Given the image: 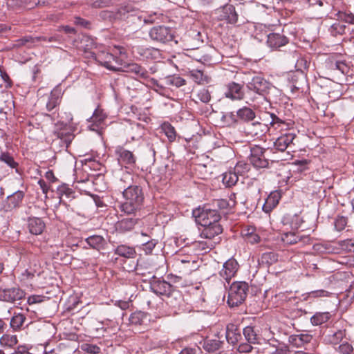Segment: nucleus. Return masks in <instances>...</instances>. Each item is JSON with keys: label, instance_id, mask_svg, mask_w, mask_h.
I'll list each match as a JSON object with an SVG mask.
<instances>
[{"label": "nucleus", "instance_id": "5701e85b", "mask_svg": "<svg viewBox=\"0 0 354 354\" xmlns=\"http://www.w3.org/2000/svg\"><path fill=\"white\" fill-rule=\"evenodd\" d=\"M281 198V194L280 192H272L266 198L263 205V211L267 214L271 212L277 206Z\"/></svg>", "mask_w": 354, "mask_h": 354}, {"label": "nucleus", "instance_id": "aec40b11", "mask_svg": "<svg viewBox=\"0 0 354 354\" xmlns=\"http://www.w3.org/2000/svg\"><path fill=\"white\" fill-rule=\"evenodd\" d=\"M269 130V127L261 122H252L249 124L245 129L246 133L252 137L259 138L265 135Z\"/></svg>", "mask_w": 354, "mask_h": 354}, {"label": "nucleus", "instance_id": "e433bc0d", "mask_svg": "<svg viewBox=\"0 0 354 354\" xmlns=\"http://www.w3.org/2000/svg\"><path fill=\"white\" fill-rule=\"evenodd\" d=\"M223 344V342L217 339H206L203 344V348L209 353L218 351Z\"/></svg>", "mask_w": 354, "mask_h": 354}, {"label": "nucleus", "instance_id": "37998d69", "mask_svg": "<svg viewBox=\"0 0 354 354\" xmlns=\"http://www.w3.org/2000/svg\"><path fill=\"white\" fill-rule=\"evenodd\" d=\"M187 75L198 84L207 82V77L201 70H192L188 73Z\"/></svg>", "mask_w": 354, "mask_h": 354}, {"label": "nucleus", "instance_id": "b1692460", "mask_svg": "<svg viewBox=\"0 0 354 354\" xmlns=\"http://www.w3.org/2000/svg\"><path fill=\"white\" fill-rule=\"evenodd\" d=\"M225 337L227 342L230 344L235 345L241 338L238 326L232 323H230L226 326Z\"/></svg>", "mask_w": 354, "mask_h": 354}, {"label": "nucleus", "instance_id": "423d86ee", "mask_svg": "<svg viewBox=\"0 0 354 354\" xmlns=\"http://www.w3.org/2000/svg\"><path fill=\"white\" fill-rule=\"evenodd\" d=\"M213 18L217 21H225L226 22H236L238 14L232 5L227 4L214 10Z\"/></svg>", "mask_w": 354, "mask_h": 354}, {"label": "nucleus", "instance_id": "6ab92c4d", "mask_svg": "<svg viewBox=\"0 0 354 354\" xmlns=\"http://www.w3.org/2000/svg\"><path fill=\"white\" fill-rule=\"evenodd\" d=\"M129 16V12L127 7L120 8L115 13H113V11L109 10H104L102 12V17L104 20H128Z\"/></svg>", "mask_w": 354, "mask_h": 354}, {"label": "nucleus", "instance_id": "f8f14e48", "mask_svg": "<svg viewBox=\"0 0 354 354\" xmlns=\"http://www.w3.org/2000/svg\"><path fill=\"white\" fill-rule=\"evenodd\" d=\"M133 52L139 55L143 59H158L161 57V53L159 49L146 46H133Z\"/></svg>", "mask_w": 354, "mask_h": 354}, {"label": "nucleus", "instance_id": "79ce46f5", "mask_svg": "<svg viewBox=\"0 0 354 354\" xmlns=\"http://www.w3.org/2000/svg\"><path fill=\"white\" fill-rule=\"evenodd\" d=\"M345 336V330H338L332 334L326 335L325 342L331 344H337Z\"/></svg>", "mask_w": 354, "mask_h": 354}, {"label": "nucleus", "instance_id": "7c9ffc66", "mask_svg": "<svg viewBox=\"0 0 354 354\" xmlns=\"http://www.w3.org/2000/svg\"><path fill=\"white\" fill-rule=\"evenodd\" d=\"M149 320V315L147 313L138 310L130 315L129 323L135 326H143Z\"/></svg>", "mask_w": 354, "mask_h": 354}, {"label": "nucleus", "instance_id": "338daca9", "mask_svg": "<svg viewBox=\"0 0 354 354\" xmlns=\"http://www.w3.org/2000/svg\"><path fill=\"white\" fill-rule=\"evenodd\" d=\"M58 190L60 194H64L68 198H74L75 192L65 185L59 187Z\"/></svg>", "mask_w": 354, "mask_h": 354}, {"label": "nucleus", "instance_id": "4be33fe9", "mask_svg": "<svg viewBox=\"0 0 354 354\" xmlns=\"http://www.w3.org/2000/svg\"><path fill=\"white\" fill-rule=\"evenodd\" d=\"M28 229L32 234L39 235L44 232L46 224L38 217H30L27 221Z\"/></svg>", "mask_w": 354, "mask_h": 354}, {"label": "nucleus", "instance_id": "2f4dec72", "mask_svg": "<svg viewBox=\"0 0 354 354\" xmlns=\"http://www.w3.org/2000/svg\"><path fill=\"white\" fill-rule=\"evenodd\" d=\"M26 321V316L20 313H15L10 322V328L14 331H19L24 328V324Z\"/></svg>", "mask_w": 354, "mask_h": 354}, {"label": "nucleus", "instance_id": "680f3d73", "mask_svg": "<svg viewBox=\"0 0 354 354\" xmlns=\"http://www.w3.org/2000/svg\"><path fill=\"white\" fill-rule=\"evenodd\" d=\"M330 295V293L328 291H326L323 289L313 290L308 293V297L310 298H314V299L319 298V297H329Z\"/></svg>", "mask_w": 354, "mask_h": 354}, {"label": "nucleus", "instance_id": "bf43d9fd", "mask_svg": "<svg viewBox=\"0 0 354 354\" xmlns=\"http://www.w3.org/2000/svg\"><path fill=\"white\" fill-rule=\"evenodd\" d=\"M192 266L193 264L180 263V268H174V269L175 271L177 272L179 274L186 275L190 274L193 270Z\"/></svg>", "mask_w": 354, "mask_h": 354}, {"label": "nucleus", "instance_id": "5fc2aeb1", "mask_svg": "<svg viewBox=\"0 0 354 354\" xmlns=\"http://www.w3.org/2000/svg\"><path fill=\"white\" fill-rule=\"evenodd\" d=\"M348 223L347 217L343 216H337L334 221L335 229L337 231L341 232L346 227Z\"/></svg>", "mask_w": 354, "mask_h": 354}, {"label": "nucleus", "instance_id": "39448f33", "mask_svg": "<svg viewBox=\"0 0 354 354\" xmlns=\"http://www.w3.org/2000/svg\"><path fill=\"white\" fill-rule=\"evenodd\" d=\"M149 36L153 41L167 43L174 39V31L164 25L154 26L149 31Z\"/></svg>", "mask_w": 354, "mask_h": 354}, {"label": "nucleus", "instance_id": "4468645a", "mask_svg": "<svg viewBox=\"0 0 354 354\" xmlns=\"http://www.w3.org/2000/svg\"><path fill=\"white\" fill-rule=\"evenodd\" d=\"M271 121L270 122V125L271 127L274 128L276 130H279L281 133H284L285 132L293 131L294 129V122L291 120L285 121L279 118L277 115L274 113L270 114Z\"/></svg>", "mask_w": 354, "mask_h": 354}, {"label": "nucleus", "instance_id": "603ef678", "mask_svg": "<svg viewBox=\"0 0 354 354\" xmlns=\"http://www.w3.org/2000/svg\"><path fill=\"white\" fill-rule=\"evenodd\" d=\"M310 65V62L308 61L305 57H301L297 59L295 64V68L297 71H300L304 73L308 71Z\"/></svg>", "mask_w": 354, "mask_h": 354}, {"label": "nucleus", "instance_id": "dca6fc26", "mask_svg": "<svg viewBox=\"0 0 354 354\" xmlns=\"http://www.w3.org/2000/svg\"><path fill=\"white\" fill-rule=\"evenodd\" d=\"M151 289L157 295L167 296L169 297L172 291V286L165 281L161 280H156L151 283Z\"/></svg>", "mask_w": 354, "mask_h": 354}, {"label": "nucleus", "instance_id": "f03ea898", "mask_svg": "<svg viewBox=\"0 0 354 354\" xmlns=\"http://www.w3.org/2000/svg\"><path fill=\"white\" fill-rule=\"evenodd\" d=\"M95 59L106 68L112 71H121L123 66V59L126 57L124 48L114 47L113 53L104 50L97 51Z\"/></svg>", "mask_w": 354, "mask_h": 354}, {"label": "nucleus", "instance_id": "a878e982", "mask_svg": "<svg viewBox=\"0 0 354 354\" xmlns=\"http://www.w3.org/2000/svg\"><path fill=\"white\" fill-rule=\"evenodd\" d=\"M313 339V336L308 333H299L291 335L288 337V342L293 346L301 347L309 343Z\"/></svg>", "mask_w": 354, "mask_h": 354}, {"label": "nucleus", "instance_id": "4c0bfd02", "mask_svg": "<svg viewBox=\"0 0 354 354\" xmlns=\"http://www.w3.org/2000/svg\"><path fill=\"white\" fill-rule=\"evenodd\" d=\"M331 317L329 312L316 313L311 318L310 322L314 326L322 325L327 322Z\"/></svg>", "mask_w": 354, "mask_h": 354}, {"label": "nucleus", "instance_id": "c85d7f7f", "mask_svg": "<svg viewBox=\"0 0 354 354\" xmlns=\"http://www.w3.org/2000/svg\"><path fill=\"white\" fill-rule=\"evenodd\" d=\"M267 43L270 48H277L286 45L288 43V39L280 34L270 33L268 35Z\"/></svg>", "mask_w": 354, "mask_h": 354}, {"label": "nucleus", "instance_id": "393cba45", "mask_svg": "<svg viewBox=\"0 0 354 354\" xmlns=\"http://www.w3.org/2000/svg\"><path fill=\"white\" fill-rule=\"evenodd\" d=\"M121 71H125L129 73H134L138 77L145 80L149 77L148 71L144 67L141 66L140 65L136 63H131L127 64H123Z\"/></svg>", "mask_w": 354, "mask_h": 354}, {"label": "nucleus", "instance_id": "f257e3e1", "mask_svg": "<svg viewBox=\"0 0 354 354\" xmlns=\"http://www.w3.org/2000/svg\"><path fill=\"white\" fill-rule=\"evenodd\" d=\"M124 201L119 208L127 215L137 216V213L141 209L145 199L142 189L138 185H128L122 192Z\"/></svg>", "mask_w": 354, "mask_h": 354}, {"label": "nucleus", "instance_id": "a19ab883", "mask_svg": "<svg viewBox=\"0 0 354 354\" xmlns=\"http://www.w3.org/2000/svg\"><path fill=\"white\" fill-rule=\"evenodd\" d=\"M239 180V176L234 171H228L223 174V183L226 187H232L235 185Z\"/></svg>", "mask_w": 354, "mask_h": 354}, {"label": "nucleus", "instance_id": "49530a36", "mask_svg": "<svg viewBox=\"0 0 354 354\" xmlns=\"http://www.w3.org/2000/svg\"><path fill=\"white\" fill-rule=\"evenodd\" d=\"M60 103V97L57 91H52L46 103V109L48 111H53Z\"/></svg>", "mask_w": 354, "mask_h": 354}, {"label": "nucleus", "instance_id": "c9c22d12", "mask_svg": "<svg viewBox=\"0 0 354 354\" xmlns=\"http://www.w3.org/2000/svg\"><path fill=\"white\" fill-rule=\"evenodd\" d=\"M162 132L167 136L169 142H173L176 140L177 133L175 128L168 122H165L160 127Z\"/></svg>", "mask_w": 354, "mask_h": 354}, {"label": "nucleus", "instance_id": "e2e57ef3", "mask_svg": "<svg viewBox=\"0 0 354 354\" xmlns=\"http://www.w3.org/2000/svg\"><path fill=\"white\" fill-rule=\"evenodd\" d=\"M198 98L204 103H207L211 100V95L207 89L202 88L198 93Z\"/></svg>", "mask_w": 354, "mask_h": 354}, {"label": "nucleus", "instance_id": "de8ad7c7", "mask_svg": "<svg viewBox=\"0 0 354 354\" xmlns=\"http://www.w3.org/2000/svg\"><path fill=\"white\" fill-rule=\"evenodd\" d=\"M243 333L248 343L255 344L258 342V335L252 326H246L244 328Z\"/></svg>", "mask_w": 354, "mask_h": 354}, {"label": "nucleus", "instance_id": "ddd939ff", "mask_svg": "<svg viewBox=\"0 0 354 354\" xmlns=\"http://www.w3.org/2000/svg\"><path fill=\"white\" fill-rule=\"evenodd\" d=\"M239 268L237 261L234 259L227 260L223 266L219 274L227 283L235 276Z\"/></svg>", "mask_w": 354, "mask_h": 354}, {"label": "nucleus", "instance_id": "f3484780", "mask_svg": "<svg viewBox=\"0 0 354 354\" xmlns=\"http://www.w3.org/2000/svg\"><path fill=\"white\" fill-rule=\"evenodd\" d=\"M24 196V192L22 191H17L12 195L8 196L3 205L5 211L8 212L19 207L22 203Z\"/></svg>", "mask_w": 354, "mask_h": 354}, {"label": "nucleus", "instance_id": "0e129e2a", "mask_svg": "<svg viewBox=\"0 0 354 354\" xmlns=\"http://www.w3.org/2000/svg\"><path fill=\"white\" fill-rule=\"evenodd\" d=\"M113 0H90V3L94 8L109 6L113 3Z\"/></svg>", "mask_w": 354, "mask_h": 354}, {"label": "nucleus", "instance_id": "ea45409f", "mask_svg": "<svg viewBox=\"0 0 354 354\" xmlns=\"http://www.w3.org/2000/svg\"><path fill=\"white\" fill-rule=\"evenodd\" d=\"M235 198V194H232L228 198L219 199L217 201V206L221 209H230L236 204Z\"/></svg>", "mask_w": 354, "mask_h": 354}, {"label": "nucleus", "instance_id": "72a5a7b5", "mask_svg": "<svg viewBox=\"0 0 354 354\" xmlns=\"http://www.w3.org/2000/svg\"><path fill=\"white\" fill-rule=\"evenodd\" d=\"M86 242L91 248L97 250L104 248L105 240L103 236L100 235H93L86 239Z\"/></svg>", "mask_w": 354, "mask_h": 354}, {"label": "nucleus", "instance_id": "2eb2a0df", "mask_svg": "<svg viewBox=\"0 0 354 354\" xmlns=\"http://www.w3.org/2000/svg\"><path fill=\"white\" fill-rule=\"evenodd\" d=\"M224 95L232 100H240L244 97V92L241 84L232 82L225 85Z\"/></svg>", "mask_w": 354, "mask_h": 354}, {"label": "nucleus", "instance_id": "a18cd8bd", "mask_svg": "<svg viewBox=\"0 0 354 354\" xmlns=\"http://www.w3.org/2000/svg\"><path fill=\"white\" fill-rule=\"evenodd\" d=\"M55 133L58 138L62 140L66 145V147L71 144V141L74 138V135L66 128L62 129L59 131L55 132Z\"/></svg>", "mask_w": 354, "mask_h": 354}, {"label": "nucleus", "instance_id": "6e6552de", "mask_svg": "<svg viewBox=\"0 0 354 354\" xmlns=\"http://www.w3.org/2000/svg\"><path fill=\"white\" fill-rule=\"evenodd\" d=\"M296 137V133L293 131L281 133L274 142V149L281 152L285 151L294 145V140Z\"/></svg>", "mask_w": 354, "mask_h": 354}, {"label": "nucleus", "instance_id": "864d4df0", "mask_svg": "<svg viewBox=\"0 0 354 354\" xmlns=\"http://www.w3.org/2000/svg\"><path fill=\"white\" fill-rule=\"evenodd\" d=\"M250 170V165L243 162L239 161L236 163L234 168V171L238 176H243Z\"/></svg>", "mask_w": 354, "mask_h": 354}, {"label": "nucleus", "instance_id": "bb28decb", "mask_svg": "<svg viewBox=\"0 0 354 354\" xmlns=\"http://www.w3.org/2000/svg\"><path fill=\"white\" fill-rule=\"evenodd\" d=\"M281 240L286 245H293L299 241L310 243V239L309 236L299 237L295 232H286L281 234Z\"/></svg>", "mask_w": 354, "mask_h": 354}, {"label": "nucleus", "instance_id": "9b49d317", "mask_svg": "<svg viewBox=\"0 0 354 354\" xmlns=\"http://www.w3.org/2000/svg\"><path fill=\"white\" fill-rule=\"evenodd\" d=\"M25 292L19 288H11L0 290V299L13 303L25 297Z\"/></svg>", "mask_w": 354, "mask_h": 354}, {"label": "nucleus", "instance_id": "13d9d810", "mask_svg": "<svg viewBox=\"0 0 354 354\" xmlns=\"http://www.w3.org/2000/svg\"><path fill=\"white\" fill-rule=\"evenodd\" d=\"M339 245L344 250L349 252H354V239H349L339 242Z\"/></svg>", "mask_w": 354, "mask_h": 354}, {"label": "nucleus", "instance_id": "0eeeda50", "mask_svg": "<svg viewBox=\"0 0 354 354\" xmlns=\"http://www.w3.org/2000/svg\"><path fill=\"white\" fill-rule=\"evenodd\" d=\"M115 155L118 162L126 167H133L137 160V157L133 151L118 145L115 148Z\"/></svg>", "mask_w": 354, "mask_h": 354}, {"label": "nucleus", "instance_id": "8fccbe9b", "mask_svg": "<svg viewBox=\"0 0 354 354\" xmlns=\"http://www.w3.org/2000/svg\"><path fill=\"white\" fill-rule=\"evenodd\" d=\"M194 263L195 261L193 259V257L190 255L182 257L180 254H178L175 258L174 267L176 268H180V263L194 264Z\"/></svg>", "mask_w": 354, "mask_h": 354}, {"label": "nucleus", "instance_id": "9d476101", "mask_svg": "<svg viewBox=\"0 0 354 354\" xmlns=\"http://www.w3.org/2000/svg\"><path fill=\"white\" fill-rule=\"evenodd\" d=\"M247 87L254 93L263 95L270 88V83L261 76H255L248 83Z\"/></svg>", "mask_w": 354, "mask_h": 354}, {"label": "nucleus", "instance_id": "a211bd4d", "mask_svg": "<svg viewBox=\"0 0 354 354\" xmlns=\"http://www.w3.org/2000/svg\"><path fill=\"white\" fill-rule=\"evenodd\" d=\"M139 221L140 218L137 216L124 218L116 223V230L122 233L131 231L136 225L138 223Z\"/></svg>", "mask_w": 354, "mask_h": 354}, {"label": "nucleus", "instance_id": "cd10ccee", "mask_svg": "<svg viewBox=\"0 0 354 354\" xmlns=\"http://www.w3.org/2000/svg\"><path fill=\"white\" fill-rule=\"evenodd\" d=\"M106 114L100 108L95 110L93 115L90 118L89 122L91 123L89 127L92 130H96L97 128L101 127L104 124Z\"/></svg>", "mask_w": 354, "mask_h": 354}, {"label": "nucleus", "instance_id": "c756f323", "mask_svg": "<svg viewBox=\"0 0 354 354\" xmlns=\"http://www.w3.org/2000/svg\"><path fill=\"white\" fill-rule=\"evenodd\" d=\"M222 232V228L220 225H209L204 227L201 237L207 240H212L215 236H218Z\"/></svg>", "mask_w": 354, "mask_h": 354}, {"label": "nucleus", "instance_id": "20e7f679", "mask_svg": "<svg viewBox=\"0 0 354 354\" xmlns=\"http://www.w3.org/2000/svg\"><path fill=\"white\" fill-rule=\"evenodd\" d=\"M193 214L196 217V222L203 227L219 225L221 216L215 209L199 208L194 210Z\"/></svg>", "mask_w": 354, "mask_h": 354}, {"label": "nucleus", "instance_id": "473e14b6", "mask_svg": "<svg viewBox=\"0 0 354 354\" xmlns=\"http://www.w3.org/2000/svg\"><path fill=\"white\" fill-rule=\"evenodd\" d=\"M18 343L16 335L5 333L0 337V346L5 348H14Z\"/></svg>", "mask_w": 354, "mask_h": 354}, {"label": "nucleus", "instance_id": "7ed1b4c3", "mask_svg": "<svg viewBox=\"0 0 354 354\" xmlns=\"http://www.w3.org/2000/svg\"><path fill=\"white\" fill-rule=\"evenodd\" d=\"M248 284L245 281H236L230 286L227 304L230 307L238 306L241 304L247 297Z\"/></svg>", "mask_w": 354, "mask_h": 354}, {"label": "nucleus", "instance_id": "f704fd0d", "mask_svg": "<svg viewBox=\"0 0 354 354\" xmlns=\"http://www.w3.org/2000/svg\"><path fill=\"white\" fill-rule=\"evenodd\" d=\"M238 118L244 122L253 120L256 114L255 112L249 107L243 106L237 111Z\"/></svg>", "mask_w": 354, "mask_h": 354}, {"label": "nucleus", "instance_id": "4d7b16f0", "mask_svg": "<svg viewBox=\"0 0 354 354\" xmlns=\"http://www.w3.org/2000/svg\"><path fill=\"white\" fill-rule=\"evenodd\" d=\"M262 261L268 264H273L278 261V254L272 252H265L261 257Z\"/></svg>", "mask_w": 354, "mask_h": 354}, {"label": "nucleus", "instance_id": "1a4fd4ad", "mask_svg": "<svg viewBox=\"0 0 354 354\" xmlns=\"http://www.w3.org/2000/svg\"><path fill=\"white\" fill-rule=\"evenodd\" d=\"M265 149L254 146L251 149L250 161L257 168H266L268 166V160L264 156Z\"/></svg>", "mask_w": 354, "mask_h": 354}, {"label": "nucleus", "instance_id": "052dcab7", "mask_svg": "<svg viewBox=\"0 0 354 354\" xmlns=\"http://www.w3.org/2000/svg\"><path fill=\"white\" fill-rule=\"evenodd\" d=\"M82 348L83 351L90 354H98L101 351L99 346L91 344H83Z\"/></svg>", "mask_w": 354, "mask_h": 354}, {"label": "nucleus", "instance_id": "c03bdc74", "mask_svg": "<svg viewBox=\"0 0 354 354\" xmlns=\"http://www.w3.org/2000/svg\"><path fill=\"white\" fill-rule=\"evenodd\" d=\"M216 243V242L214 241L205 239V241L202 240L196 241L195 245L198 250L206 253L214 248Z\"/></svg>", "mask_w": 354, "mask_h": 354}, {"label": "nucleus", "instance_id": "6e6d98bb", "mask_svg": "<svg viewBox=\"0 0 354 354\" xmlns=\"http://www.w3.org/2000/svg\"><path fill=\"white\" fill-rule=\"evenodd\" d=\"M346 26L343 24H333L329 28V31L333 36L343 35L345 32Z\"/></svg>", "mask_w": 354, "mask_h": 354}, {"label": "nucleus", "instance_id": "3c124183", "mask_svg": "<svg viewBox=\"0 0 354 354\" xmlns=\"http://www.w3.org/2000/svg\"><path fill=\"white\" fill-rule=\"evenodd\" d=\"M221 120L224 124L227 126H232L237 122V113L234 114L233 112L226 113L225 114L223 115Z\"/></svg>", "mask_w": 354, "mask_h": 354}, {"label": "nucleus", "instance_id": "58836bf2", "mask_svg": "<svg viewBox=\"0 0 354 354\" xmlns=\"http://www.w3.org/2000/svg\"><path fill=\"white\" fill-rule=\"evenodd\" d=\"M115 253L120 257L130 259L135 257L136 250L132 247L121 245L117 247Z\"/></svg>", "mask_w": 354, "mask_h": 354}, {"label": "nucleus", "instance_id": "774afa93", "mask_svg": "<svg viewBox=\"0 0 354 354\" xmlns=\"http://www.w3.org/2000/svg\"><path fill=\"white\" fill-rule=\"evenodd\" d=\"M201 348L198 346L185 347L178 354H199Z\"/></svg>", "mask_w": 354, "mask_h": 354}, {"label": "nucleus", "instance_id": "09e8293b", "mask_svg": "<svg viewBox=\"0 0 354 354\" xmlns=\"http://www.w3.org/2000/svg\"><path fill=\"white\" fill-rule=\"evenodd\" d=\"M0 160L6 163L12 169H17L19 164L14 160L11 154L8 152H1L0 153Z\"/></svg>", "mask_w": 354, "mask_h": 354}, {"label": "nucleus", "instance_id": "69168bd1", "mask_svg": "<svg viewBox=\"0 0 354 354\" xmlns=\"http://www.w3.org/2000/svg\"><path fill=\"white\" fill-rule=\"evenodd\" d=\"M337 351L341 354H350L353 351V347L350 344L346 342L340 344Z\"/></svg>", "mask_w": 354, "mask_h": 354}, {"label": "nucleus", "instance_id": "412c9836", "mask_svg": "<svg viewBox=\"0 0 354 354\" xmlns=\"http://www.w3.org/2000/svg\"><path fill=\"white\" fill-rule=\"evenodd\" d=\"M77 46L84 52L91 53L93 57L96 55L97 52L94 51L97 48L96 43L93 38L88 35H82Z\"/></svg>", "mask_w": 354, "mask_h": 354}]
</instances>
